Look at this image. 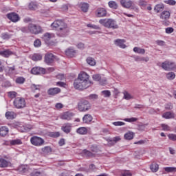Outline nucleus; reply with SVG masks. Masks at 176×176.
I'll list each match as a JSON object with an SVG mask.
<instances>
[{
	"instance_id": "de8ad7c7",
	"label": "nucleus",
	"mask_w": 176,
	"mask_h": 176,
	"mask_svg": "<svg viewBox=\"0 0 176 176\" xmlns=\"http://www.w3.org/2000/svg\"><path fill=\"white\" fill-rule=\"evenodd\" d=\"M18 170L19 173H21V174H24V173H27V171H28V168H27L25 166L21 165L19 166Z\"/></svg>"
},
{
	"instance_id": "e433bc0d",
	"label": "nucleus",
	"mask_w": 176,
	"mask_h": 176,
	"mask_svg": "<svg viewBox=\"0 0 176 176\" xmlns=\"http://www.w3.org/2000/svg\"><path fill=\"white\" fill-rule=\"evenodd\" d=\"M150 169L153 173H157L159 171V164L153 163L150 166Z\"/></svg>"
},
{
	"instance_id": "ea45409f",
	"label": "nucleus",
	"mask_w": 176,
	"mask_h": 176,
	"mask_svg": "<svg viewBox=\"0 0 176 176\" xmlns=\"http://www.w3.org/2000/svg\"><path fill=\"white\" fill-rule=\"evenodd\" d=\"M28 8L30 10H36V9H38V5L36 2L32 1L29 3Z\"/></svg>"
},
{
	"instance_id": "39448f33",
	"label": "nucleus",
	"mask_w": 176,
	"mask_h": 176,
	"mask_svg": "<svg viewBox=\"0 0 176 176\" xmlns=\"http://www.w3.org/2000/svg\"><path fill=\"white\" fill-rule=\"evenodd\" d=\"M78 109L80 112H86L91 109V104L88 100H81L78 103Z\"/></svg>"
},
{
	"instance_id": "5fc2aeb1",
	"label": "nucleus",
	"mask_w": 176,
	"mask_h": 176,
	"mask_svg": "<svg viewBox=\"0 0 176 176\" xmlns=\"http://www.w3.org/2000/svg\"><path fill=\"white\" fill-rule=\"evenodd\" d=\"M93 80H95L96 82H100L101 80V75L100 74H94L92 76Z\"/></svg>"
},
{
	"instance_id": "f3484780",
	"label": "nucleus",
	"mask_w": 176,
	"mask_h": 176,
	"mask_svg": "<svg viewBox=\"0 0 176 176\" xmlns=\"http://www.w3.org/2000/svg\"><path fill=\"white\" fill-rule=\"evenodd\" d=\"M120 3L122 8H125V9H130V8L133 6L134 2L131 0H129L128 1L126 0H120Z\"/></svg>"
},
{
	"instance_id": "bb28decb",
	"label": "nucleus",
	"mask_w": 176,
	"mask_h": 176,
	"mask_svg": "<svg viewBox=\"0 0 176 176\" xmlns=\"http://www.w3.org/2000/svg\"><path fill=\"white\" fill-rule=\"evenodd\" d=\"M120 141V137L116 136L113 138L107 139V142L109 143L110 145H115L116 142Z\"/></svg>"
},
{
	"instance_id": "c03bdc74",
	"label": "nucleus",
	"mask_w": 176,
	"mask_h": 176,
	"mask_svg": "<svg viewBox=\"0 0 176 176\" xmlns=\"http://www.w3.org/2000/svg\"><path fill=\"white\" fill-rule=\"evenodd\" d=\"M166 78L168 80H173V79H175V73L173 72L167 73Z\"/></svg>"
},
{
	"instance_id": "a211bd4d",
	"label": "nucleus",
	"mask_w": 176,
	"mask_h": 176,
	"mask_svg": "<svg viewBox=\"0 0 176 176\" xmlns=\"http://www.w3.org/2000/svg\"><path fill=\"white\" fill-rule=\"evenodd\" d=\"M72 130V124L66 123L61 127V131L66 134H69Z\"/></svg>"
},
{
	"instance_id": "7c9ffc66",
	"label": "nucleus",
	"mask_w": 176,
	"mask_h": 176,
	"mask_svg": "<svg viewBox=\"0 0 176 176\" xmlns=\"http://www.w3.org/2000/svg\"><path fill=\"white\" fill-rule=\"evenodd\" d=\"M91 120H93V116H91L90 114H86L82 118L83 123L89 124L90 122H91Z\"/></svg>"
},
{
	"instance_id": "423d86ee",
	"label": "nucleus",
	"mask_w": 176,
	"mask_h": 176,
	"mask_svg": "<svg viewBox=\"0 0 176 176\" xmlns=\"http://www.w3.org/2000/svg\"><path fill=\"white\" fill-rule=\"evenodd\" d=\"M67 25H68L65 22H64V21L61 19H56L51 24V28L54 30H56L57 31H58V30H61L67 27Z\"/></svg>"
},
{
	"instance_id": "49530a36",
	"label": "nucleus",
	"mask_w": 176,
	"mask_h": 176,
	"mask_svg": "<svg viewBox=\"0 0 176 176\" xmlns=\"http://www.w3.org/2000/svg\"><path fill=\"white\" fill-rule=\"evenodd\" d=\"M164 170L166 173H176V167H164Z\"/></svg>"
},
{
	"instance_id": "9b49d317",
	"label": "nucleus",
	"mask_w": 176,
	"mask_h": 176,
	"mask_svg": "<svg viewBox=\"0 0 176 176\" xmlns=\"http://www.w3.org/2000/svg\"><path fill=\"white\" fill-rule=\"evenodd\" d=\"M57 36L60 38H65L69 35V28L67 26H65V28L58 30L56 32Z\"/></svg>"
},
{
	"instance_id": "6ab92c4d",
	"label": "nucleus",
	"mask_w": 176,
	"mask_h": 176,
	"mask_svg": "<svg viewBox=\"0 0 176 176\" xmlns=\"http://www.w3.org/2000/svg\"><path fill=\"white\" fill-rule=\"evenodd\" d=\"M65 53L67 57L72 58L75 57V55L76 54V51L72 47H69L65 50Z\"/></svg>"
},
{
	"instance_id": "c756f323",
	"label": "nucleus",
	"mask_w": 176,
	"mask_h": 176,
	"mask_svg": "<svg viewBox=\"0 0 176 176\" xmlns=\"http://www.w3.org/2000/svg\"><path fill=\"white\" fill-rule=\"evenodd\" d=\"M12 54H13V52L9 50L0 52V56L6 57V58H8Z\"/></svg>"
},
{
	"instance_id": "aec40b11",
	"label": "nucleus",
	"mask_w": 176,
	"mask_h": 176,
	"mask_svg": "<svg viewBox=\"0 0 176 176\" xmlns=\"http://www.w3.org/2000/svg\"><path fill=\"white\" fill-rule=\"evenodd\" d=\"M72 116H74L73 113L67 111L60 116V118L63 120H71V119H72Z\"/></svg>"
},
{
	"instance_id": "72a5a7b5",
	"label": "nucleus",
	"mask_w": 176,
	"mask_h": 176,
	"mask_svg": "<svg viewBox=\"0 0 176 176\" xmlns=\"http://www.w3.org/2000/svg\"><path fill=\"white\" fill-rule=\"evenodd\" d=\"M46 135L51 137L52 138H58L60 137V132H47Z\"/></svg>"
},
{
	"instance_id": "0eeeda50",
	"label": "nucleus",
	"mask_w": 176,
	"mask_h": 176,
	"mask_svg": "<svg viewBox=\"0 0 176 176\" xmlns=\"http://www.w3.org/2000/svg\"><path fill=\"white\" fill-rule=\"evenodd\" d=\"M162 68L164 71H174L176 69L175 62L166 60L162 63Z\"/></svg>"
},
{
	"instance_id": "393cba45",
	"label": "nucleus",
	"mask_w": 176,
	"mask_h": 176,
	"mask_svg": "<svg viewBox=\"0 0 176 176\" xmlns=\"http://www.w3.org/2000/svg\"><path fill=\"white\" fill-rule=\"evenodd\" d=\"M30 57L33 61H41L42 60V55L41 54H33Z\"/></svg>"
},
{
	"instance_id": "a19ab883",
	"label": "nucleus",
	"mask_w": 176,
	"mask_h": 176,
	"mask_svg": "<svg viewBox=\"0 0 176 176\" xmlns=\"http://www.w3.org/2000/svg\"><path fill=\"white\" fill-rule=\"evenodd\" d=\"M10 145H21V144H23V142H21V140L20 139H15L10 140Z\"/></svg>"
},
{
	"instance_id": "4d7b16f0",
	"label": "nucleus",
	"mask_w": 176,
	"mask_h": 176,
	"mask_svg": "<svg viewBox=\"0 0 176 176\" xmlns=\"http://www.w3.org/2000/svg\"><path fill=\"white\" fill-rule=\"evenodd\" d=\"M87 27L92 28L93 30H101V28L97 25L87 24Z\"/></svg>"
},
{
	"instance_id": "603ef678",
	"label": "nucleus",
	"mask_w": 176,
	"mask_h": 176,
	"mask_svg": "<svg viewBox=\"0 0 176 176\" xmlns=\"http://www.w3.org/2000/svg\"><path fill=\"white\" fill-rule=\"evenodd\" d=\"M2 39H10L12 38V34H10L9 33H3L1 34Z\"/></svg>"
},
{
	"instance_id": "dca6fc26",
	"label": "nucleus",
	"mask_w": 176,
	"mask_h": 176,
	"mask_svg": "<svg viewBox=\"0 0 176 176\" xmlns=\"http://www.w3.org/2000/svg\"><path fill=\"white\" fill-rule=\"evenodd\" d=\"M56 58V56L53 55V54H47L45 56V61L46 64L48 65H50V64H53L54 63V59Z\"/></svg>"
},
{
	"instance_id": "5701e85b",
	"label": "nucleus",
	"mask_w": 176,
	"mask_h": 176,
	"mask_svg": "<svg viewBox=\"0 0 176 176\" xmlns=\"http://www.w3.org/2000/svg\"><path fill=\"white\" fill-rule=\"evenodd\" d=\"M9 133V128L7 126H1L0 127V135L1 137H6Z\"/></svg>"
},
{
	"instance_id": "09e8293b",
	"label": "nucleus",
	"mask_w": 176,
	"mask_h": 176,
	"mask_svg": "<svg viewBox=\"0 0 176 176\" xmlns=\"http://www.w3.org/2000/svg\"><path fill=\"white\" fill-rule=\"evenodd\" d=\"M121 176H133V173L130 170H124L121 171Z\"/></svg>"
},
{
	"instance_id": "a18cd8bd",
	"label": "nucleus",
	"mask_w": 176,
	"mask_h": 176,
	"mask_svg": "<svg viewBox=\"0 0 176 176\" xmlns=\"http://www.w3.org/2000/svg\"><path fill=\"white\" fill-rule=\"evenodd\" d=\"M43 88V87L41 85L32 84L31 85V89H32V90H33V91H35L36 90H41Z\"/></svg>"
},
{
	"instance_id": "680f3d73",
	"label": "nucleus",
	"mask_w": 176,
	"mask_h": 176,
	"mask_svg": "<svg viewBox=\"0 0 176 176\" xmlns=\"http://www.w3.org/2000/svg\"><path fill=\"white\" fill-rule=\"evenodd\" d=\"M100 85L104 86V85H107V78L104 77H100V80H99Z\"/></svg>"
},
{
	"instance_id": "79ce46f5",
	"label": "nucleus",
	"mask_w": 176,
	"mask_h": 176,
	"mask_svg": "<svg viewBox=\"0 0 176 176\" xmlns=\"http://www.w3.org/2000/svg\"><path fill=\"white\" fill-rule=\"evenodd\" d=\"M82 153L87 157H93L94 156V154H93V153H91V151L87 150V149H84L82 151Z\"/></svg>"
},
{
	"instance_id": "338daca9",
	"label": "nucleus",
	"mask_w": 176,
	"mask_h": 176,
	"mask_svg": "<svg viewBox=\"0 0 176 176\" xmlns=\"http://www.w3.org/2000/svg\"><path fill=\"white\" fill-rule=\"evenodd\" d=\"M168 137L169 140H171V141H176V135L175 134H169L168 135Z\"/></svg>"
},
{
	"instance_id": "4468645a",
	"label": "nucleus",
	"mask_w": 176,
	"mask_h": 176,
	"mask_svg": "<svg viewBox=\"0 0 176 176\" xmlns=\"http://www.w3.org/2000/svg\"><path fill=\"white\" fill-rule=\"evenodd\" d=\"M89 78H90V76H89V74H87V73L85 72H81L78 76V78L76 80H79V81H90L89 80Z\"/></svg>"
},
{
	"instance_id": "f704fd0d",
	"label": "nucleus",
	"mask_w": 176,
	"mask_h": 176,
	"mask_svg": "<svg viewBox=\"0 0 176 176\" xmlns=\"http://www.w3.org/2000/svg\"><path fill=\"white\" fill-rule=\"evenodd\" d=\"M87 64H89V65H91V67H94V65H96V59L91 56L87 58Z\"/></svg>"
},
{
	"instance_id": "864d4df0",
	"label": "nucleus",
	"mask_w": 176,
	"mask_h": 176,
	"mask_svg": "<svg viewBox=\"0 0 176 176\" xmlns=\"http://www.w3.org/2000/svg\"><path fill=\"white\" fill-rule=\"evenodd\" d=\"M89 100H93V101L98 100V95L94 94H90L88 96Z\"/></svg>"
},
{
	"instance_id": "20e7f679",
	"label": "nucleus",
	"mask_w": 176,
	"mask_h": 176,
	"mask_svg": "<svg viewBox=\"0 0 176 176\" xmlns=\"http://www.w3.org/2000/svg\"><path fill=\"white\" fill-rule=\"evenodd\" d=\"M74 86L77 90H85L88 87L91 86V81H79V80H75Z\"/></svg>"
},
{
	"instance_id": "6e6d98bb",
	"label": "nucleus",
	"mask_w": 176,
	"mask_h": 176,
	"mask_svg": "<svg viewBox=\"0 0 176 176\" xmlns=\"http://www.w3.org/2000/svg\"><path fill=\"white\" fill-rule=\"evenodd\" d=\"M166 5H170V6H175L176 4L175 0H166L164 1Z\"/></svg>"
},
{
	"instance_id": "bf43d9fd",
	"label": "nucleus",
	"mask_w": 176,
	"mask_h": 176,
	"mask_svg": "<svg viewBox=\"0 0 176 176\" xmlns=\"http://www.w3.org/2000/svg\"><path fill=\"white\" fill-rule=\"evenodd\" d=\"M124 98H125V100H131V98H133V96L129 94V92L125 91L124 92Z\"/></svg>"
},
{
	"instance_id": "473e14b6",
	"label": "nucleus",
	"mask_w": 176,
	"mask_h": 176,
	"mask_svg": "<svg viewBox=\"0 0 176 176\" xmlns=\"http://www.w3.org/2000/svg\"><path fill=\"white\" fill-rule=\"evenodd\" d=\"M164 10V4L160 3V4H157L154 10L156 12V13H160L162 10Z\"/></svg>"
},
{
	"instance_id": "4be33fe9",
	"label": "nucleus",
	"mask_w": 176,
	"mask_h": 176,
	"mask_svg": "<svg viewBox=\"0 0 176 176\" xmlns=\"http://www.w3.org/2000/svg\"><path fill=\"white\" fill-rule=\"evenodd\" d=\"M61 92V89L60 88H50L47 91V94L49 96H56V94H58V93Z\"/></svg>"
},
{
	"instance_id": "f8f14e48",
	"label": "nucleus",
	"mask_w": 176,
	"mask_h": 176,
	"mask_svg": "<svg viewBox=\"0 0 176 176\" xmlns=\"http://www.w3.org/2000/svg\"><path fill=\"white\" fill-rule=\"evenodd\" d=\"M108 14V11L104 8H98L95 11L96 17L102 18L107 17Z\"/></svg>"
},
{
	"instance_id": "2eb2a0df",
	"label": "nucleus",
	"mask_w": 176,
	"mask_h": 176,
	"mask_svg": "<svg viewBox=\"0 0 176 176\" xmlns=\"http://www.w3.org/2000/svg\"><path fill=\"white\" fill-rule=\"evenodd\" d=\"M31 74L33 75H45V69L39 67H34L31 69Z\"/></svg>"
},
{
	"instance_id": "4c0bfd02",
	"label": "nucleus",
	"mask_w": 176,
	"mask_h": 176,
	"mask_svg": "<svg viewBox=\"0 0 176 176\" xmlns=\"http://www.w3.org/2000/svg\"><path fill=\"white\" fill-rule=\"evenodd\" d=\"M124 138L128 140H133V138H134V133L130 131L127 132L124 134Z\"/></svg>"
},
{
	"instance_id": "f257e3e1",
	"label": "nucleus",
	"mask_w": 176,
	"mask_h": 176,
	"mask_svg": "<svg viewBox=\"0 0 176 176\" xmlns=\"http://www.w3.org/2000/svg\"><path fill=\"white\" fill-rule=\"evenodd\" d=\"M21 31L25 34H33L34 35H38L42 34V28L39 25L29 23L28 26L22 27Z\"/></svg>"
},
{
	"instance_id": "412c9836",
	"label": "nucleus",
	"mask_w": 176,
	"mask_h": 176,
	"mask_svg": "<svg viewBox=\"0 0 176 176\" xmlns=\"http://www.w3.org/2000/svg\"><path fill=\"white\" fill-rule=\"evenodd\" d=\"M124 42H126V41L123 39H116L115 40L114 43L116 46H118L121 49H126V46L124 44Z\"/></svg>"
},
{
	"instance_id": "b1692460",
	"label": "nucleus",
	"mask_w": 176,
	"mask_h": 176,
	"mask_svg": "<svg viewBox=\"0 0 176 176\" xmlns=\"http://www.w3.org/2000/svg\"><path fill=\"white\" fill-rule=\"evenodd\" d=\"M162 118H164V119H174V118H175V116L174 113L167 111L162 114Z\"/></svg>"
},
{
	"instance_id": "c85d7f7f",
	"label": "nucleus",
	"mask_w": 176,
	"mask_h": 176,
	"mask_svg": "<svg viewBox=\"0 0 176 176\" xmlns=\"http://www.w3.org/2000/svg\"><path fill=\"white\" fill-rule=\"evenodd\" d=\"M9 164H10V162L3 158H0V167H1V168L8 167Z\"/></svg>"
},
{
	"instance_id": "0e129e2a",
	"label": "nucleus",
	"mask_w": 176,
	"mask_h": 176,
	"mask_svg": "<svg viewBox=\"0 0 176 176\" xmlns=\"http://www.w3.org/2000/svg\"><path fill=\"white\" fill-rule=\"evenodd\" d=\"M113 126H124L126 123L122 121H117L112 123Z\"/></svg>"
},
{
	"instance_id": "3c124183",
	"label": "nucleus",
	"mask_w": 176,
	"mask_h": 176,
	"mask_svg": "<svg viewBox=\"0 0 176 176\" xmlns=\"http://www.w3.org/2000/svg\"><path fill=\"white\" fill-rule=\"evenodd\" d=\"M161 127L162 128V130H164V131H170L171 130L170 126L166 124H162Z\"/></svg>"
},
{
	"instance_id": "052dcab7",
	"label": "nucleus",
	"mask_w": 176,
	"mask_h": 176,
	"mask_svg": "<svg viewBox=\"0 0 176 176\" xmlns=\"http://www.w3.org/2000/svg\"><path fill=\"white\" fill-rule=\"evenodd\" d=\"M24 82H25V79L23 77H18L16 79V82L19 83L20 85L23 84Z\"/></svg>"
},
{
	"instance_id": "ddd939ff",
	"label": "nucleus",
	"mask_w": 176,
	"mask_h": 176,
	"mask_svg": "<svg viewBox=\"0 0 176 176\" xmlns=\"http://www.w3.org/2000/svg\"><path fill=\"white\" fill-rule=\"evenodd\" d=\"M7 18L8 20H10V21H12V23H17V21L20 20V16H19V14H16V12L7 14Z\"/></svg>"
},
{
	"instance_id": "c9c22d12",
	"label": "nucleus",
	"mask_w": 176,
	"mask_h": 176,
	"mask_svg": "<svg viewBox=\"0 0 176 176\" xmlns=\"http://www.w3.org/2000/svg\"><path fill=\"white\" fill-rule=\"evenodd\" d=\"M135 61H138V62L144 61V63H148V61H149V57L136 56L135 57Z\"/></svg>"
},
{
	"instance_id": "37998d69",
	"label": "nucleus",
	"mask_w": 176,
	"mask_h": 176,
	"mask_svg": "<svg viewBox=\"0 0 176 176\" xmlns=\"http://www.w3.org/2000/svg\"><path fill=\"white\" fill-rule=\"evenodd\" d=\"M108 5L111 9H118V3L116 1H109Z\"/></svg>"
},
{
	"instance_id": "9d476101",
	"label": "nucleus",
	"mask_w": 176,
	"mask_h": 176,
	"mask_svg": "<svg viewBox=\"0 0 176 176\" xmlns=\"http://www.w3.org/2000/svg\"><path fill=\"white\" fill-rule=\"evenodd\" d=\"M56 38V36L53 33H45V41L46 45L48 46H53L54 45V41L53 40Z\"/></svg>"
},
{
	"instance_id": "13d9d810",
	"label": "nucleus",
	"mask_w": 176,
	"mask_h": 176,
	"mask_svg": "<svg viewBox=\"0 0 176 176\" xmlns=\"http://www.w3.org/2000/svg\"><path fill=\"white\" fill-rule=\"evenodd\" d=\"M8 97L10 98H16L17 97V93L16 91H10L8 92Z\"/></svg>"
},
{
	"instance_id": "a878e982",
	"label": "nucleus",
	"mask_w": 176,
	"mask_h": 176,
	"mask_svg": "<svg viewBox=\"0 0 176 176\" xmlns=\"http://www.w3.org/2000/svg\"><path fill=\"white\" fill-rule=\"evenodd\" d=\"M5 116L8 120H13V119L16 118V113H14L13 111H7Z\"/></svg>"
},
{
	"instance_id": "69168bd1",
	"label": "nucleus",
	"mask_w": 176,
	"mask_h": 176,
	"mask_svg": "<svg viewBox=\"0 0 176 176\" xmlns=\"http://www.w3.org/2000/svg\"><path fill=\"white\" fill-rule=\"evenodd\" d=\"M90 149H91V152H94L95 153H97V152H98V147H97V146H96V145H92L90 147Z\"/></svg>"
},
{
	"instance_id": "cd10ccee",
	"label": "nucleus",
	"mask_w": 176,
	"mask_h": 176,
	"mask_svg": "<svg viewBox=\"0 0 176 176\" xmlns=\"http://www.w3.org/2000/svg\"><path fill=\"white\" fill-rule=\"evenodd\" d=\"M77 134H80V135H86L87 134V128L86 127H80L76 129Z\"/></svg>"
},
{
	"instance_id": "6e6552de",
	"label": "nucleus",
	"mask_w": 176,
	"mask_h": 176,
	"mask_svg": "<svg viewBox=\"0 0 176 176\" xmlns=\"http://www.w3.org/2000/svg\"><path fill=\"white\" fill-rule=\"evenodd\" d=\"M13 104L14 107L17 109H22L23 108H25V99L24 98L17 97L14 100Z\"/></svg>"
},
{
	"instance_id": "f03ea898",
	"label": "nucleus",
	"mask_w": 176,
	"mask_h": 176,
	"mask_svg": "<svg viewBox=\"0 0 176 176\" xmlns=\"http://www.w3.org/2000/svg\"><path fill=\"white\" fill-rule=\"evenodd\" d=\"M99 23L105 28L111 30H118L119 25L113 19H101L99 20Z\"/></svg>"
},
{
	"instance_id": "774afa93",
	"label": "nucleus",
	"mask_w": 176,
	"mask_h": 176,
	"mask_svg": "<svg viewBox=\"0 0 176 176\" xmlns=\"http://www.w3.org/2000/svg\"><path fill=\"white\" fill-rule=\"evenodd\" d=\"M30 175L31 176H42V173L38 172V171H34V172H32L30 174Z\"/></svg>"
},
{
	"instance_id": "7ed1b4c3",
	"label": "nucleus",
	"mask_w": 176,
	"mask_h": 176,
	"mask_svg": "<svg viewBox=\"0 0 176 176\" xmlns=\"http://www.w3.org/2000/svg\"><path fill=\"white\" fill-rule=\"evenodd\" d=\"M171 18V12L164 10L160 14V19H162L161 23L165 27L170 25V19Z\"/></svg>"
},
{
	"instance_id": "2f4dec72",
	"label": "nucleus",
	"mask_w": 176,
	"mask_h": 176,
	"mask_svg": "<svg viewBox=\"0 0 176 176\" xmlns=\"http://www.w3.org/2000/svg\"><path fill=\"white\" fill-rule=\"evenodd\" d=\"M89 3H80V8L82 10V12H84V13H86L89 10Z\"/></svg>"
},
{
	"instance_id": "58836bf2",
	"label": "nucleus",
	"mask_w": 176,
	"mask_h": 176,
	"mask_svg": "<svg viewBox=\"0 0 176 176\" xmlns=\"http://www.w3.org/2000/svg\"><path fill=\"white\" fill-rule=\"evenodd\" d=\"M133 52L138 53V54H145V49H142L138 47H135L133 48Z\"/></svg>"
},
{
	"instance_id": "8fccbe9b",
	"label": "nucleus",
	"mask_w": 176,
	"mask_h": 176,
	"mask_svg": "<svg viewBox=\"0 0 176 176\" xmlns=\"http://www.w3.org/2000/svg\"><path fill=\"white\" fill-rule=\"evenodd\" d=\"M42 45V42L40 39H36L34 42V47H41V45Z\"/></svg>"
},
{
	"instance_id": "1a4fd4ad",
	"label": "nucleus",
	"mask_w": 176,
	"mask_h": 176,
	"mask_svg": "<svg viewBox=\"0 0 176 176\" xmlns=\"http://www.w3.org/2000/svg\"><path fill=\"white\" fill-rule=\"evenodd\" d=\"M30 142L34 146H42L45 144V140L41 137L33 136L30 138Z\"/></svg>"
},
{
	"instance_id": "e2e57ef3",
	"label": "nucleus",
	"mask_w": 176,
	"mask_h": 176,
	"mask_svg": "<svg viewBox=\"0 0 176 176\" xmlns=\"http://www.w3.org/2000/svg\"><path fill=\"white\" fill-rule=\"evenodd\" d=\"M45 155H50V153H52V147L45 146Z\"/></svg>"
}]
</instances>
